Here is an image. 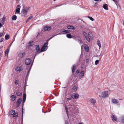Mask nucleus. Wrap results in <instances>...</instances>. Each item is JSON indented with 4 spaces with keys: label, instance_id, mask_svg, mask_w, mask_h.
Segmentation results:
<instances>
[{
    "label": "nucleus",
    "instance_id": "nucleus-1",
    "mask_svg": "<svg viewBox=\"0 0 124 124\" xmlns=\"http://www.w3.org/2000/svg\"><path fill=\"white\" fill-rule=\"evenodd\" d=\"M29 8L28 7L24 8V9L22 10L21 11V16H26L27 13L29 10Z\"/></svg>",
    "mask_w": 124,
    "mask_h": 124
},
{
    "label": "nucleus",
    "instance_id": "nucleus-2",
    "mask_svg": "<svg viewBox=\"0 0 124 124\" xmlns=\"http://www.w3.org/2000/svg\"><path fill=\"white\" fill-rule=\"evenodd\" d=\"M26 86H24V90L23 91V106L24 104V103L26 99Z\"/></svg>",
    "mask_w": 124,
    "mask_h": 124
},
{
    "label": "nucleus",
    "instance_id": "nucleus-3",
    "mask_svg": "<svg viewBox=\"0 0 124 124\" xmlns=\"http://www.w3.org/2000/svg\"><path fill=\"white\" fill-rule=\"evenodd\" d=\"M48 40L47 41V42L44 44L43 45L41 49V52H43L44 51L46 50L47 49L48 47L47 45H48Z\"/></svg>",
    "mask_w": 124,
    "mask_h": 124
},
{
    "label": "nucleus",
    "instance_id": "nucleus-4",
    "mask_svg": "<svg viewBox=\"0 0 124 124\" xmlns=\"http://www.w3.org/2000/svg\"><path fill=\"white\" fill-rule=\"evenodd\" d=\"M109 93V92L108 91H105L102 92L101 94V98H105L107 97Z\"/></svg>",
    "mask_w": 124,
    "mask_h": 124
},
{
    "label": "nucleus",
    "instance_id": "nucleus-5",
    "mask_svg": "<svg viewBox=\"0 0 124 124\" xmlns=\"http://www.w3.org/2000/svg\"><path fill=\"white\" fill-rule=\"evenodd\" d=\"M89 101L90 103H92L93 106L95 107L96 105L95 103H96V100L94 99L91 98L90 99Z\"/></svg>",
    "mask_w": 124,
    "mask_h": 124
},
{
    "label": "nucleus",
    "instance_id": "nucleus-6",
    "mask_svg": "<svg viewBox=\"0 0 124 124\" xmlns=\"http://www.w3.org/2000/svg\"><path fill=\"white\" fill-rule=\"evenodd\" d=\"M43 29L45 31H48L51 30V28L50 27L47 26V25H46L44 27Z\"/></svg>",
    "mask_w": 124,
    "mask_h": 124
},
{
    "label": "nucleus",
    "instance_id": "nucleus-7",
    "mask_svg": "<svg viewBox=\"0 0 124 124\" xmlns=\"http://www.w3.org/2000/svg\"><path fill=\"white\" fill-rule=\"evenodd\" d=\"M22 100L21 98H19L17 100L16 104V106L17 107H18L20 105V104L21 103L22 101Z\"/></svg>",
    "mask_w": 124,
    "mask_h": 124
},
{
    "label": "nucleus",
    "instance_id": "nucleus-8",
    "mask_svg": "<svg viewBox=\"0 0 124 124\" xmlns=\"http://www.w3.org/2000/svg\"><path fill=\"white\" fill-rule=\"evenodd\" d=\"M31 63V60L30 59H27L25 60V63L27 65H28L30 64Z\"/></svg>",
    "mask_w": 124,
    "mask_h": 124
},
{
    "label": "nucleus",
    "instance_id": "nucleus-9",
    "mask_svg": "<svg viewBox=\"0 0 124 124\" xmlns=\"http://www.w3.org/2000/svg\"><path fill=\"white\" fill-rule=\"evenodd\" d=\"M112 102L114 104H117L118 105H119V101L117 99H112Z\"/></svg>",
    "mask_w": 124,
    "mask_h": 124
},
{
    "label": "nucleus",
    "instance_id": "nucleus-10",
    "mask_svg": "<svg viewBox=\"0 0 124 124\" xmlns=\"http://www.w3.org/2000/svg\"><path fill=\"white\" fill-rule=\"evenodd\" d=\"M17 8L16 11V13L19 14L20 13V11L21 7L19 5H18L17 6Z\"/></svg>",
    "mask_w": 124,
    "mask_h": 124
},
{
    "label": "nucleus",
    "instance_id": "nucleus-11",
    "mask_svg": "<svg viewBox=\"0 0 124 124\" xmlns=\"http://www.w3.org/2000/svg\"><path fill=\"white\" fill-rule=\"evenodd\" d=\"M84 70H82L80 73L79 76V78L80 79L83 78L84 74Z\"/></svg>",
    "mask_w": 124,
    "mask_h": 124
},
{
    "label": "nucleus",
    "instance_id": "nucleus-12",
    "mask_svg": "<svg viewBox=\"0 0 124 124\" xmlns=\"http://www.w3.org/2000/svg\"><path fill=\"white\" fill-rule=\"evenodd\" d=\"M112 120L114 122L116 121H117V119L116 116L112 115L111 116Z\"/></svg>",
    "mask_w": 124,
    "mask_h": 124
},
{
    "label": "nucleus",
    "instance_id": "nucleus-13",
    "mask_svg": "<svg viewBox=\"0 0 124 124\" xmlns=\"http://www.w3.org/2000/svg\"><path fill=\"white\" fill-rule=\"evenodd\" d=\"M36 50L37 51V52L40 53L41 52V50H40V49L39 47V45H36Z\"/></svg>",
    "mask_w": 124,
    "mask_h": 124
},
{
    "label": "nucleus",
    "instance_id": "nucleus-14",
    "mask_svg": "<svg viewBox=\"0 0 124 124\" xmlns=\"http://www.w3.org/2000/svg\"><path fill=\"white\" fill-rule=\"evenodd\" d=\"M74 95H72V97L73 96V97L75 99H77L79 95L78 93H74Z\"/></svg>",
    "mask_w": 124,
    "mask_h": 124
},
{
    "label": "nucleus",
    "instance_id": "nucleus-15",
    "mask_svg": "<svg viewBox=\"0 0 124 124\" xmlns=\"http://www.w3.org/2000/svg\"><path fill=\"white\" fill-rule=\"evenodd\" d=\"M25 55V53L24 52L20 53L18 54V56L21 58L24 57Z\"/></svg>",
    "mask_w": 124,
    "mask_h": 124
},
{
    "label": "nucleus",
    "instance_id": "nucleus-16",
    "mask_svg": "<svg viewBox=\"0 0 124 124\" xmlns=\"http://www.w3.org/2000/svg\"><path fill=\"white\" fill-rule=\"evenodd\" d=\"M103 8L104 9L106 10L108 9V6L107 4H104L103 5Z\"/></svg>",
    "mask_w": 124,
    "mask_h": 124
},
{
    "label": "nucleus",
    "instance_id": "nucleus-17",
    "mask_svg": "<svg viewBox=\"0 0 124 124\" xmlns=\"http://www.w3.org/2000/svg\"><path fill=\"white\" fill-rule=\"evenodd\" d=\"M15 113V110H12L10 111L9 113V115H10L11 116L13 115Z\"/></svg>",
    "mask_w": 124,
    "mask_h": 124
},
{
    "label": "nucleus",
    "instance_id": "nucleus-18",
    "mask_svg": "<svg viewBox=\"0 0 124 124\" xmlns=\"http://www.w3.org/2000/svg\"><path fill=\"white\" fill-rule=\"evenodd\" d=\"M84 48L85 51L87 52H88L89 51V48L88 46L86 45H85Z\"/></svg>",
    "mask_w": 124,
    "mask_h": 124
},
{
    "label": "nucleus",
    "instance_id": "nucleus-19",
    "mask_svg": "<svg viewBox=\"0 0 124 124\" xmlns=\"http://www.w3.org/2000/svg\"><path fill=\"white\" fill-rule=\"evenodd\" d=\"M67 28L69 29H71L72 30H74V27L71 25H68L67 26Z\"/></svg>",
    "mask_w": 124,
    "mask_h": 124
},
{
    "label": "nucleus",
    "instance_id": "nucleus-20",
    "mask_svg": "<svg viewBox=\"0 0 124 124\" xmlns=\"http://www.w3.org/2000/svg\"><path fill=\"white\" fill-rule=\"evenodd\" d=\"M121 122L122 124H124V116H121L120 117Z\"/></svg>",
    "mask_w": 124,
    "mask_h": 124
},
{
    "label": "nucleus",
    "instance_id": "nucleus-21",
    "mask_svg": "<svg viewBox=\"0 0 124 124\" xmlns=\"http://www.w3.org/2000/svg\"><path fill=\"white\" fill-rule=\"evenodd\" d=\"M10 97L12 99V101H14L16 98V97L14 95H11Z\"/></svg>",
    "mask_w": 124,
    "mask_h": 124
},
{
    "label": "nucleus",
    "instance_id": "nucleus-22",
    "mask_svg": "<svg viewBox=\"0 0 124 124\" xmlns=\"http://www.w3.org/2000/svg\"><path fill=\"white\" fill-rule=\"evenodd\" d=\"M118 1L119 0H116L115 2L116 3V4L117 6V8L118 7V6L120 8V7L119 5V3L118 2Z\"/></svg>",
    "mask_w": 124,
    "mask_h": 124
},
{
    "label": "nucleus",
    "instance_id": "nucleus-23",
    "mask_svg": "<svg viewBox=\"0 0 124 124\" xmlns=\"http://www.w3.org/2000/svg\"><path fill=\"white\" fill-rule=\"evenodd\" d=\"M9 51V49L8 48L7 49H6L5 50V55H7V56H8V52Z\"/></svg>",
    "mask_w": 124,
    "mask_h": 124
},
{
    "label": "nucleus",
    "instance_id": "nucleus-24",
    "mask_svg": "<svg viewBox=\"0 0 124 124\" xmlns=\"http://www.w3.org/2000/svg\"><path fill=\"white\" fill-rule=\"evenodd\" d=\"M16 70L17 71H20L21 70V67H17L16 68Z\"/></svg>",
    "mask_w": 124,
    "mask_h": 124
},
{
    "label": "nucleus",
    "instance_id": "nucleus-25",
    "mask_svg": "<svg viewBox=\"0 0 124 124\" xmlns=\"http://www.w3.org/2000/svg\"><path fill=\"white\" fill-rule=\"evenodd\" d=\"M33 43H34V42L33 41H30L29 42V45L28 46V47H29L30 46H33L34 45V44H33Z\"/></svg>",
    "mask_w": 124,
    "mask_h": 124
},
{
    "label": "nucleus",
    "instance_id": "nucleus-26",
    "mask_svg": "<svg viewBox=\"0 0 124 124\" xmlns=\"http://www.w3.org/2000/svg\"><path fill=\"white\" fill-rule=\"evenodd\" d=\"M76 68V66L74 64L73 65L72 67V73H74V71L75 70Z\"/></svg>",
    "mask_w": 124,
    "mask_h": 124
},
{
    "label": "nucleus",
    "instance_id": "nucleus-27",
    "mask_svg": "<svg viewBox=\"0 0 124 124\" xmlns=\"http://www.w3.org/2000/svg\"><path fill=\"white\" fill-rule=\"evenodd\" d=\"M65 110L66 111V113H67V114L68 116V117L69 118V116L68 114V108L66 106L65 107Z\"/></svg>",
    "mask_w": 124,
    "mask_h": 124
},
{
    "label": "nucleus",
    "instance_id": "nucleus-28",
    "mask_svg": "<svg viewBox=\"0 0 124 124\" xmlns=\"http://www.w3.org/2000/svg\"><path fill=\"white\" fill-rule=\"evenodd\" d=\"M16 16L15 15H14L12 17V19L13 20H15L17 19Z\"/></svg>",
    "mask_w": 124,
    "mask_h": 124
},
{
    "label": "nucleus",
    "instance_id": "nucleus-29",
    "mask_svg": "<svg viewBox=\"0 0 124 124\" xmlns=\"http://www.w3.org/2000/svg\"><path fill=\"white\" fill-rule=\"evenodd\" d=\"M67 37L68 38L71 39L72 38V36L70 34H68L66 35Z\"/></svg>",
    "mask_w": 124,
    "mask_h": 124
},
{
    "label": "nucleus",
    "instance_id": "nucleus-30",
    "mask_svg": "<svg viewBox=\"0 0 124 124\" xmlns=\"http://www.w3.org/2000/svg\"><path fill=\"white\" fill-rule=\"evenodd\" d=\"M63 32H64L65 33H69L70 32V30H66L65 29H64L62 31Z\"/></svg>",
    "mask_w": 124,
    "mask_h": 124
},
{
    "label": "nucleus",
    "instance_id": "nucleus-31",
    "mask_svg": "<svg viewBox=\"0 0 124 124\" xmlns=\"http://www.w3.org/2000/svg\"><path fill=\"white\" fill-rule=\"evenodd\" d=\"M9 38V36L8 35L6 34L5 36V39L6 40L8 39Z\"/></svg>",
    "mask_w": 124,
    "mask_h": 124
},
{
    "label": "nucleus",
    "instance_id": "nucleus-32",
    "mask_svg": "<svg viewBox=\"0 0 124 124\" xmlns=\"http://www.w3.org/2000/svg\"><path fill=\"white\" fill-rule=\"evenodd\" d=\"M16 94L17 96H20L22 94V92L20 93L19 92H16Z\"/></svg>",
    "mask_w": 124,
    "mask_h": 124
},
{
    "label": "nucleus",
    "instance_id": "nucleus-33",
    "mask_svg": "<svg viewBox=\"0 0 124 124\" xmlns=\"http://www.w3.org/2000/svg\"><path fill=\"white\" fill-rule=\"evenodd\" d=\"M97 45H98L99 47L101 46V44L99 40H98L97 41Z\"/></svg>",
    "mask_w": 124,
    "mask_h": 124
},
{
    "label": "nucleus",
    "instance_id": "nucleus-34",
    "mask_svg": "<svg viewBox=\"0 0 124 124\" xmlns=\"http://www.w3.org/2000/svg\"><path fill=\"white\" fill-rule=\"evenodd\" d=\"M33 17L32 16H30L26 20V23L29 20H30Z\"/></svg>",
    "mask_w": 124,
    "mask_h": 124
},
{
    "label": "nucleus",
    "instance_id": "nucleus-35",
    "mask_svg": "<svg viewBox=\"0 0 124 124\" xmlns=\"http://www.w3.org/2000/svg\"><path fill=\"white\" fill-rule=\"evenodd\" d=\"M18 113H16L13 114V116L14 117H18Z\"/></svg>",
    "mask_w": 124,
    "mask_h": 124
},
{
    "label": "nucleus",
    "instance_id": "nucleus-36",
    "mask_svg": "<svg viewBox=\"0 0 124 124\" xmlns=\"http://www.w3.org/2000/svg\"><path fill=\"white\" fill-rule=\"evenodd\" d=\"M83 34L84 35L85 37H87V33L85 31H84L83 32Z\"/></svg>",
    "mask_w": 124,
    "mask_h": 124
},
{
    "label": "nucleus",
    "instance_id": "nucleus-37",
    "mask_svg": "<svg viewBox=\"0 0 124 124\" xmlns=\"http://www.w3.org/2000/svg\"><path fill=\"white\" fill-rule=\"evenodd\" d=\"M85 38L89 42L90 41V39L88 36L85 37Z\"/></svg>",
    "mask_w": 124,
    "mask_h": 124
},
{
    "label": "nucleus",
    "instance_id": "nucleus-38",
    "mask_svg": "<svg viewBox=\"0 0 124 124\" xmlns=\"http://www.w3.org/2000/svg\"><path fill=\"white\" fill-rule=\"evenodd\" d=\"M88 18L91 21H93L94 20V19L92 17L90 16H88Z\"/></svg>",
    "mask_w": 124,
    "mask_h": 124
},
{
    "label": "nucleus",
    "instance_id": "nucleus-39",
    "mask_svg": "<svg viewBox=\"0 0 124 124\" xmlns=\"http://www.w3.org/2000/svg\"><path fill=\"white\" fill-rule=\"evenodd\" d=\"M99 62V60H96L95 61V65H97L98 63Z\"/></svg>",
    "mask_w": 124,
    "mask_h": 124
},
{
    "label": "nucleus",
    "instance_id": "nucleus-40",
    "mask_svg": "<svg viewBox=\"0 0 124 124\" xmlns=\"http://www.w3.org/2000/svg\"><path fill=\"white\" fill-rule=\"evenodd\" d=\"M77 88L76 86H74L72 88L75 91H76L77 90Z\"/></svg>",
    "mask_w": 124,
    "mask_h": 124
},
{
    "label": "nucleus",
    "instance_id": "nucleus-41",
    "mask_svg": "<svg viewBox=\"0 0 124 124\" xmlns=\"http://www.w3.org/2000/svg\"><path fill=\"white\" fill-rule=\"evenodd\" d=\"M19 82V80H16L15 82V84L17 85L18 84Z\"/></svg>",
    "mask_w": 124,
    "mask_h": 124
},
{
    "label": "nucleus",
    "instance_id": "nucleus-42",
    "mask_svg": "<svg viewBox=\"0 0 124 124\" xmlns=\"http://www.w3.org/2000/svg\"><path fill=\"white\" fill-rule=\"evenodd\" d=\"M30 69L29 70L27 74V76H29V73H30Z\"/></svg>",
    "mask_w": 124,
    "mask_h": 124
},
{
    "label": "nucleus",
    "instance_id": "nucleus-43",
    "mask_svg": "<svg viewBox=\"0 0 124 124\" xmlns=\"http://www.w3.org/2000/svg\"><path fill=\"white\" fill-rule=\"evenodd\" d=\"M65 124H69L67 120H65Z\"/></svg>",
    "mask_w": 124,
    "mask_h": 124
},
{
    "label": "nucleus",
    "instance_id": "nucleus-44",
    "mask_svg": "<svg viewBox=\"0 0 124 124\" xmlns=\"http://www.w3.org/2000/svg\"><path fill=\"white\" fill-rule=\"evenodd\" d=\"M55 36H52V37H51V38H50V39H48V41L50 40V39H52ZM48 40H47V41Z\"/></svg>",
    "mask_w": 124,
    "mask_h": 124
},
{
    "label": "nucleus",
    "instance_id": "nucleus-45",
    "mask_svg": "<svg viewBox=\"0 0 124 124\" xmlns=\"http://www.w3.org/2000/svg\"><path fill=\"white\" fill-rule=\"evenodd\" d=\"M55 36H52V37H51V38H50V39H48V41L50 40V39H52ZM48 40H47V41Z\"/></svg>",
    "mask_w": 124,
    "mask_h": 124
},
{
    "label": "nucleus",
    "instance_id": "nucleus-46",
    "mask_svg": "<svg viewBox=\"0 0 124 124\" xmlns=\"http://www.w3.org/2000/svg\"><path fill=\"white\" fill-rule=\"evenodd\" d=\"M3 34L2 33L0 32V38L3 35Z\"/></svg>",
    "mask_w": 124,
    "mask_h": 124
},
{
    "label": "nucleus",
    "instance_id": "nucleus-47",
    "mask_svg": "<svg viewBox=\"0 0 124 124\" xmlns=\"http://www.w3.org/2000/svg\"><path fill=\"white\" fill-rule=\"evenodd\" d=\"M80 71L79 70H76V72L77 73H79Z\"/></svg>",
    "mask_w": 124,
    "mask_h": 124
},
{
    "label": "nucleus",
    "instance_id": "nucleus-48",
    "mask_svg": "<svg viewBox=\"0 0 124 124\" xmlns=\"http://www.w3.org/2000/svg\"><path fill=\"white\" fill-rule=\"evenodd\" d=\"M3 38H1L0 40V42H2V41H3Z\"/></svg>",
    "mask_w": 124,
    "mask_h": 124
},
{
    "label": "nucleus",
    "instance_id": "nucleus-49",
    "mask_svg": "<svg viewBox=\"0 0 124 124\" xmlns=\"http://www.w3.org/2000/svg\"><path fill=\"white\" fill-rule=\"evenodd\" d=\"M67 99L68 100H71V98H70V97H69V98H67Z\"/></svg>",
    "mask_w": 124,
    "mask_h": 124
},
{
    "label": "nucleus",
    "instance_id": "nucleus-50",
    "mask_svg": "<svg viewBox=\"0 0 124 124\" xmlns=\"http://www.w3.org/2000/svg\"><path fill=\"white\" fill-rule=\"evenodd\" d=\"M26 84H27V81L26 80H25V83H24L25 86H26Z\"/></svg>",
    "mask_w": 124,
    "mask_h": 124
},
{
    "label": "nucleus",
    "instance_id": "nucleus-51",
    "mask_svg": "<svg viewBox=\"0 0 124 124\" xmlns=\"http://www.w3.org/2000/svg\"><path fill=\"white\" fill-rule=\"evenodd\" d=\"M2 25L1 23H0V28L2 26Z\"/></svg>",
    "mask_w": 124,
    "mask_h": 124
},
{
    "label": "nucleus",
    "instance_id": "nucleus-52",
    "mask_svg": "<svg viewBox=\"0 0 124 124\" xmlns=\"http://www.w3.org/2000/svg\"><path fill=\"white\" fill-rule=\"evenodd\" d=\"M86 62H87L89 61V59H86Z\"/></svg>",
    "mask_w": 124,
    "mask_h": 124
},
{
    "label": "nucleus",
    "instance_id": "nucleus-53",
    "mask_svg": "<svg viewBox=\"0 0 124 124\" xmlns=\"http://www.w3.org/2000/svg\"><path fill=\"white\" fill-rule=\"evenodd\" d=\"M22 107H23V109H22V115H23V105L22 106Z\"/></svg>",
    "mask_w": 124,
    "mask_h": 124
},
{
    "label": "nucleus",
    "instance_id": "nucleus-54",
    "mask_svg": "<svg viewBox=\"0 0 124 124\" xmlns=\"http://www.w3.org/2000/svg\"><path fill=\"white\" fill-rule=\"evenodd\" d=\"M94 1H98L99 0H94Z\"/></svg>",
    "mask_w": 124,
    "mask_h": 124
},
{
    "label": "nucleus",
    "instance_id": "nucleus-55",
    "mask_svg": "<svg viewBox=\"0 0 124 124\" xmlns=\"http://www.w3.org/2000/svg\"><path fill=\"white\" fill-rule=\"evenodd\" d=\"M78 124H83L82 123H79Z\"/></svg>",
    "mask_w": 124,
    "mask_h": 124
},
{
    "label": "nucleus",
    "instance_id": "nucleus-56",
    "mask_svg": "<svg viewBox=\"0 0 124 124\" xmlns=\"http://www.w3.org/2000/svg\"><path fill=\"white\" fill-rule=\"evenodd\" d=\"M13 41L11 43V45H10V46H11V44H12V43H13Z\"/></svg>",
    "mask_w": 124,
    "mask_h": 124
},
{
    "label": "nucleus",
    "instance_id": "nucleus-57",
    "mask_svg": "<svg viewBox=\"0 0 124 124\" xmlns=\"http://www.w3.org/2000/svg\"><path fill=\"white\" fill-rule=\"evenodd\" d=\"M16 35L15 34V35L14 36V37H16Z\"/></svg>",
    "mask_w": 124,
    "mask_h": 124
},
{
    "label": "nucleus",
    "instance_id": "nucleus-58",
    "mask_svg": "<svg viewBox=\"0 0 124 124\" xmlns=\"http://www.w3.org/2000/svg\"><path fill=\"white\" fill-rule=\"evenodd\" d=\"M17 1H19L20 0H16Z\"/></svg>",
    "mask_w": 124,
    "mask_h": 124
},
{
    "label": "nucleus",
    "instance_id": "nucleus-59",
    "mask_svg": "<svg viewBox=\"0 0 124 124\" xmlns=\"http://www.w3.org/2000/svg\"><path fill=\"white\" fill-rule=\"evenodd\" d=\"M5 19V18H3L2 19V20H4V19Z\"/></svg>",
    "mask_w": 124,
    "mask_h": 124
},
{
    "label": "nucleus",
    "instance_id": "nucleus-60",
    "mask_svg": "<svg viewBox=\"0 0 124 124\" xmlns=\"http://www.w3.org/2000/svg\"><path fill=\"white\" fill-rule=\"evenodd\" d=\"M116 0H114V1H114V2H115V1Z\"/></svg>",
    "mask_w": 124,
    "mask_h": 124
},
{
    "label": "nucleus",
    "instance_id": "nucleus-61",
    "mask_svg": "<svg viewBox=\"0 0 124 124\" xmlns=\"http://www.w3.org/2000/svg\"><path fill=\"white\" fill-rule=\"evenodd\" d=\"M54 0V1H55V0Z\"/></svg>",
    "mask_w": 124,
    "mask_h": 124
},
{
    "label": "nucleus",
    "instance_id": "nucleus-62",
    "mask_svg": "<svg viewBox=\"0 0 124 124\" xmlns=\"http://www.w3.org/2000/svg\"><path fill=\"white\" fill-rule=\"evenodd\" d=\"M59 6H57L56 7H58Z\"/></svg>",
    "mask_w": 124,
    "mask_h": 124
}]
</instances>
